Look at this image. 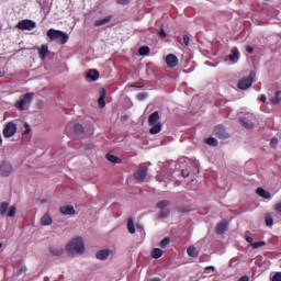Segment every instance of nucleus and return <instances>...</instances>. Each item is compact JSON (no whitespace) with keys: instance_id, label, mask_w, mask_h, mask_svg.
I'll list each match as a JSON object with an SVG mask.
<instances>
[{"instance_id":"f257e3e1","label":"nucleus","mask_w":281,"mask_h":281,"mask_svg":"<svg viewBox=\"0 0 281 281\" xmlns=\"http://www.w3.org/2000/svg\"><path fill=\"white\" fill-rule=\"evenodd\" d=\"M66 251L70 258L82 256L85 254V239L82 237L72 238L66 246Z\"/></svg>"},{"instance_id":"f03ea898","label":"nucleus","mask_w":281,"mask_h":281,"mask_svg":"<svg viewBox=\"0 0 281 281\" xmlns=\"http://www.w3.org/2000/svg\"><path fill=\"white\" fill-rule=\"evenodd\" d=\"M49 41H58L61 45H65L69 41V35L63 31L50 29L47 31Z\"/></svg>"},{"instance_id":"7ed1b4c3","label":"nucleus","mask_w":281,"mask_h":281,"mask_svg":"<svg viewBox=\"0 0 281 281\" xmlns=\"http://www.w3.org/2000/svg\"><path fill=\"white\" fill-rule=\"evenodd\" d=\"M159 122V111H156L151 113L148 117V124L149 126H153L149 130L150 135H157L158 133H161V123Z\"/></svg>"},{"instance_id":"20e7f679","label":"nucleus","mask_w":281,"mask_h":281,"mask_svg":"<svg viewBox=\"0 0 281 281\" xmlns=\"http://www.w3.org/2000/svg\"><path fill=\"white\" fill-rule=\"evenodd\" d=\"M85 133V127L80 125V123L70 122L66 126V135L70 137V139H75L76 135H82Z\"/></svg>"},{"instance_id":"39448f33","label":"nucleus","mask_w":281,"mask_h":281,"mask_svg":"<svg viewBox=\"0 0 281 281\" xmlns=\"http://www.w3.org/2000/svg\"><path fill=\"white\" fill-rule=\"evenodd\" d=\"M32 98H34V93L32 92L22 94L14 103L15 109H18V111H25V106H27V104H32Z\"/></svg>"},{"instance_id":"423d86ee","label":"nucleus","mask_w":281,"mask_h":281,"mask_svg":"<svg viewBox=\"0 0 281 281\" xmlns=\"http://www.w3.org/2000/svg\"><path fill=\"white\" fill-rule=\"evenodd\" d=\"M254 78H256V72L251 71L248 77H245L237 83L238 89H241V91L249 89L254 85Z\"/></svg>"},{"instance_id":"0eeeda50","label":"nucleus","mask_w":281,"mask_h":281,"mask_svg":"<svg viewBox=\"0 0 281 281\" xmlns=\"http://www.w3.org/2000/svg\"><path fill=\"white\" fill-rule=\"evenodd\" d=\"M14 170V167H12V164L8 160H2L0 162V177L8 178L10 175H12Z\"/></svg>"},{"instance_id":"6e6552de","label":"nucleus","mask_w":281,"mask_h":281,"mask_svg":"<svg viewBox=\"0 0 281 281\" xmlns=\"http://www.w3.org/2000/svg\"><path fill=\"white\" fill-rule=\"evenodd\" d=\"M3 137L7 139H10V137H14L16 135V123L9 122L4 125V128L2 131Z\"/></svg>"},{"instance_id":"1a4fd4ad","label":"nucleus","mask_w":281,"mask_h":281,"mask_svg":"<svg viewBox=\"0 0 281 281\" xmlns=\"http://www.w3.org/2000/svg\"><path fill=\"white\" fill-rule=\"evenodd\" d=\"M15 27L18 30H27L29 32H32V30L36 27V22H34V20H22L15 25Z\"/></svg>"},{"instance_id":"9d476101","label":"nucleus","mask_w":281,"mask_h":281,"mask_svg":"<svg viewBox=\"0 0 281 281\" xmlns=\"http://www.w3.org/2000/svg\"><path fill=\"white\" fill-rule=\"evenodd\" d=\"M146 177H148V168L139 167V169L134 173V179L137 183H144L146 181Z\"/></svg>"},{"instance_id":"9b49d317","label":"nucleus","mask_w":281,"mask_h":281,"mask_svg":"<svg viewBox=\"0 0 281 281\" xmlns=\"http://www.w3.org/2000/svg\"><path fill=\"white\" fill-rule=\"evenodd\" d=\"M240 59V52L238 50L237 47L232 48L231 54L228 56L225 57V63L229 61L233 65L238 63V60Z\"/></svg>"},{"instance_id":"f8f14e48","label":"nucleus","mask_w":281,"mask_h":281,"mask_svg":"<svg viewBox=\"0 0 281 281\" xmlns=\"http://www.w3.org/2000/svg\"><path fill=\"white\" fill-rule=\"evenodd\" d=\"M254 114H246V116L241 117L239 122L244 128L251 130L254 128Z\"/></svg>"},{"instance_id":"ddd939ff","label":"nucleus","mask_w":281,"mask_h":281,"mask_svg":"<svg viewBox=\"0 0 281 281\" xmlns=\"http://www.w3.org/2000/svg\"><path fill=\"white\" fill-rule=\"evenodd\" d=\"M166 65L169 69H175L179 65V58L175 54H169L166 56Z\"/></svg>"},{"instance_id":"4468645a","label":"nucleus","mask_w":281,"mask_h":281,"mask_svg":"<svg viewBox=\"0 0 281 281\" xmlns=\"http://www.w3.org/2000/svg\"><path fill=\"white\" fill-rule=\"evenodd\" d=\"M215 137H218L220 139H227L228 135L227 132H225V127L223 125H218L214 130Z\"/></svg>"},{"instance_id":"2eb2a0df","label":"nucleus","mask_w":281,"mask_h":281,"mask_svg":"<svg viewBox=\"0 0 281 281\" xmlns=\"http://www.w3.org/2000/svg\"><path fill=\"white\" fill-rule=\"evenodd\" d=\"M99 106L101 109L106 106V90L104 88L100 89Z\"/></svg>"},{"instance_id":"dca6fc26","label":"nucleus","mask_w":281,"mask_h":281,"mask_svg":"<svg viewBox=\"0 0 281 281\" xmlns=\"http://www.w3.org/2000/svg\"><path fill=\"white\" fill-rule=\"evenodd\" d=\"M109 256H111V250L109 249L99 250L95 255L97 260H106Z\"/></svg>"},{"instance_id":"f3484780","label":"nucleus","mask_w":281,"mask_h":281,"mask_svg":"<svg viewBox=\"0 0 281 281\" xmlns=\"http://www.w3.org/2000/svg\"><path fill=\"white\" fill-rule=\"evenodd\" d=\"M40 54V58H42V60H45L47 58V54H49V46H47V44H43L38 50Z\"/></svg>"},{"instance_id":"a211bd4d","label":"nucleus","mask_w":281,"mask_h":281,"mask_svg":"<svg viewBox=\"0 0 281 281\" xmlns=\"http://www.w3.org/2000/svg\"><path fill=\"white\" fill-rule=\"evenodd\" d=\"M60 212L67 216V215H74L76 214V209H74V206L71 205H67V206H61L60 207Z\"/></svg>"},{"instance_id":"6ab92c4d","label":"nucleus","mask_w":281,"mask_h":281,"mask_svg":"<svg viewBox=\"0 0 281 281\" xmlns=\"http://www.w3.org/2000/svg\"><path fill=\"white\" fill-rule=\"evenodd\" d=\"M86 78H88V80H92V82H95V80L100 78V72H98V70H89Z\"/></svg>"},{"instance_id":"aec40b11","label":"nucleus","mask_w":281,"mask_h":281,"mask_svg":"<svg viewBox=\"0 0 281 281\" xmlns=\"http://www.w3.org/2000/svg\"><path fill=\"white\" fill-rule=\"evenodd\" d=\"M52 223H54V221L52 220V216L48 213H45L41 218V225L48 226V225H52Z\"/></svg>"},{"instance_id":"412c9836","label":"nucleus","mask_w":281,"mask_h":281,"mask_svg":"<svg viewBox=\"0 0 281 281\" xmlns=\"http://www.w3.org/2000/svg\"><path fill=\"white\" fill-rule=\"evenodd\" d=\"M111 19H112V16L109 15V16H105V18H103L101 20H97L94 22V26L95 27H101V25H106V23H111Z\"/></svg>"},{"instance_id":"4be33fe9","label":"nucleus","mask_w":281,"mask_h":281,"mask_svg":"<svg viewBox=\"0 0 281 281\" xmlns=\"http://www.w3.org/2000/svg\"><path fill=\"white\" fill-rule=\"evenodd\" d=\"M256 193L258 194V196H261V199H271V193L263 188H258Z\"/></svg>"},{"instance_id":"5701e85b","label":"nucleus","mask_w":281,"mask_h":281,"mask_svg":"<svg viewBox=\"0 0 281 281\" xmlns=\"http://www.w3.org/2000/svg\"><path fill=\"white\" fill-rule=\"evenodd\" d=\"M227 232V222H222L217 224L216 226V233L217 234H225Z\"/></svg>"},{"instance_id":"b1692460","label":"nucleus","mask_w":281,"mask_h":281,"mask_svg":"<svg viewBox=\"0 0 281 281\" xmlns=\"http://www.w3.org/2000/svg\"><path fill=\"white\" fill-rule=\"evenodd\" d=\"M106 159L108 161H111V164H122V159H120L113 154H106Z\"/></svg>"},{"instance_id":"393cba45","label":"nucleus","mask_w":281,"mask_h":281,"mask_svg":"<svg viewBox=\"0 0 281 281\" xmlns=\"http://www.w3.org/2000/svg\"><path fill=\"white\" fill-rule=\"evenodd\" d=\"M161 256H164V250H161L160 248H154L151 250V258H155V260L161 258Z\"/></svg>"},{"instance_id":"a878e982","label":"nucleus","mask_w":281,"mask_h":281,"mask_svg":"<svg viewBox=\"0 0 281 281\" xmlns=\"http://www.w3.org/2000/svg\"><path fill=\"white\" fill-rule=\"evenodd\" d=\"M8 207H10V204L8 202H3L0 205V215L1 216H5V214H8Z\"/></svg>"},{"instance_id":"bb28decb","label":"nucleus","mask_w":281,"mask_h":281,"mask_svg":"<svg viewBox=\"0 0 281 281\" xmlns=\"http://www.w3.org/2000/svg\"><path fill=\"white\" fill-rule=\"evenodd\" d=\"M127 229L130 234H135V222L131 217L127 220Z\"/></svg>"},{"instance_id":"cd10ccee","label":"nucleus","mask_w":281,"mask_h":281,"mask_svg":"<svg viewBox=\"0 0 281 281\" xmlns=\"http://www.w3.org/2000/svg\"><path fill=\"white\" fill-rule=\"evenodd\" d=\"M187 254L188 256H190V258H196V256H199V254L196 252V248L194 246H190L187 249Z\"/></svg>"},{"instance_id":"c85d7f7f","label":"nucleus","mask_w":281,"mask_h":281,"mask_svg":"<svg viewBox=\"0 0 281 281\" xmlns=\"http://www.w3.org/2000/svg\"><path fill=\"white\" fill-rule=\"evenodd\" d=\"M265 222L268 227L273 226V216H271V213L265 215Z\"/></svg>"},{"instance_id":"c756f323","label":"nucleus","mask_w":281,"mask_h":281,"mask_svg":"<svg viewBox=\"0 0 281 281\" xmlns=\"http://www.w3.org/2000/svg\"><path fill=\"white\" fill-rule=\"evenodd\" d=\"M168 205H170V201H168V200H162L157 203L158 210H166V207H168Z\"/></svg>"},{"instance_id":"7c9ffc66","label":"nucleus","mask_w":281,"mask_h":281,"mask_svg":"<svg viewBox=\"0 0 281 281\" xmlns=\"http://www.w3.org/2000/svg\"><path fill=\"white\" fill-rule=\"evenodd\" d=\"M49 251L52 256H63V254H65L63 248H50Z\"/></svg>"},{"instance_id":"2f4dec72","label":"nucleus","mask_w":281,"mask_h":281,"mask_svg":"<svg viewBox=\"0 0 281 281\" xmlns=\"http://www.w3.org/2000/svg\"><path fill=\"white\" fill-rule=\"evenodd\" d=\"M280 95H281V91H277L276 94H274V97H272V98L270 99V102H272V104H278V103H280V102H281Z\"/></svg>"},{"instance_id":"473e14b6","label":"nucleus","mask_w":281,"mask_h":281,"mask_svg":"<svg viewBox=\"0 0 281 281\" xmlns=\"http://www.w3.org/2000/svg\"><path fill=\"white\" fill-rule=\"evenodd\" d=\"M138 53L140 56H148V54H150V48L148 46H142L138 49Z\"/></svg>"},{"instance_id":"72a5a7b5","label":"nucleus","mask_w":281,"mask_h":281,"mask_svg":"<svg viewBox=\"0 0 281 281\" xmlns=\"http://www.w3.org/2000/svg\"><path fill=\"white\" fill-rule=\"evenodd\" d=\"M206 144L209 146H218V140H216V138H214V137H209V138H206Z\"/></svg>"},{"instance_id":"f704fd0d","label":"nucleus","mask_w":281,"mask_h":281,"mask_svg":"<svg viewBox=\"0 0 281 281\" xmlns=\"http://www.w3.org/2000/svg\"><path fill=\"white\" fill-rule=\"evenodd\" d=\"M168 245H170V238L169 237H165L161 241H160V247L162 249H166L168 247Z\"/></svg>"},{"instance_id":"c9c22d12","label":"nucleus","mask_w":281,"mask_h":281,"mask_svg":"<svg viewBox=\"0 0 281 281\" xmlns=\"http://www.w3.org/2000/svg\"><path fill=\"white\" fill-rule=\"evenodd\" d=\"M265 245H267L265 241L252 243V249H260V247H265Z\"/></svg>"},{"instance_id":"e433bc0d","label":"nucleus","mask_w":281,"mask_h":281,"mask_svg":"<svg viewBox=\"0 0 281 281\" xmlns=\"http://www.w3.org/2000/svg\"><path fill=\"white\" fill-rule=\"evenodd\" d=\"M8 216H9L10 218L16 216V207H15V206H11V207H10V210H9V212H8Z\"/></svg>"},{"instance_id":"4c0bfd02","label":"nucleus","mask_w":281,"mask_h":281,"mask_svg":"<svg viewBox=\"0 0 281 281\" xmlns=\"http://www.w3.org/2000/svg\"><path fill=\"white\" fill-rule=\"evenodd\" d=\"M170 214V211L168 210H161L159 213V218H166Z\"/></svg>"},{"instance_id":"58836bf2","label":"nucleus","mask_w":281,"mask_h":281,"mask_svg":"<svg viewBox=\"0 0 281 281\" xmlns=\"http://www.w3.org/2000/svg\"><path fill=\"white\" fill-rule=\"evenodd\" d=\"M148 98V92H140L137 94L138 100H146Z\"/></svg>"},{"instance_id":"ea45409f","label":"nucleus","mask_w":281,"mask_h":281,"mask_svg":"<svg viewBox=\"0 0 281 281\" xmlns=\"http://www.w3.org/2000/svg\"><path fill=\"white\" fill-rule=\"evenodd\" d=\"M27 271V267L22 266L18 272H15V276H21L22 273H25Z\"/></svg>"},{"instance_id":"a19ab883","label":"nucleus","mask_w":281,"mask_h":281,"mask_svg":"<svg viewBox=\"0 0 281 281\" xmlns=\"http://www.w3.org/2000/svg\"><path fill=\"white\" fill-rule=\"evenodd\" d=\"M270 146H271V148H276V146H278V138H276V137L271 138Z\"/></svg>"},{"instance_id":"79ce46f5","label":"nucleus","mask_w":281,"mask_h":281,"mask_svg":"<svg viewBox=\"0 0 281 281\" xmlns=\"http://www.w3.org/2000/svg\"><path fill=\"white\" fill-rule=\"evenodd\" d=\"M272 281H281V272H276L272 277Z\"/></svg>"},{"instance_id":"37998d69","label":"nucleus","mask_w":281,"mask_h":281,"mask_svg":"<svg viewBox=\"0 0 281 281\" xmlns=\"http://www.w3.org/2000/svg\"><path fill=\"white\" fill-rule=\"evenodd\" d=\"M158 34L160 38H166L167 35H166V31L164 30V26L160 27V31Z\"/></svg>"},{"instance_id":"c03bdc74","label":"nucleus","mask_w":281,"mask_h":281,"mask_svg":"<svg viewBox=\"0 0 281 281\" xmlns=\"http://www.w3.org/2000/svg\"><path fill=\"white\" fill-rule=\"evenodd\" d=\"M183 43H184L186 47H188V45H190V37L188 35H183Z\"/></svg>"},{"instance_id":"a18cd8bd","label":"nucleus","mask_w":281,"mask_h":281,"mask_svg":"<svg viewBox=\"0 0 281 281\" xmlns=\"http://www.w3.org/2000/svg\"><path fill=\"white\" fill-rule=\"evenodd\" d=\"M181 175H182V177H183L184 179H188V177H190V171H188L187 169H183V170L181 171Z\"/></svg>"},{"instance_id":"49530a36","label":"nucleus","mask_w":281,"mask_h":281,"mask_svg":"<svg viewBox=\"0 0 281 281\" xmlns=\"http://www.w3.org/2000/svg\"><path fill=\"white\" fill-rule=\"evenodd\" d=\"M274 210L278 214H281V202L276 204Z\"/></svg>"},{"instance_id":"de8ad7c7","label":"nucleus","mask_w":281,"mask_h":281,"mask_svg":"<svg viewBox=\"0 0 281 281\" xmlns=\"http://www.w3.org/2000/svg\"><path fill=\"white\" fill-rule=\"evenodd\" d=\"M117 3H121V5H126V3H128V1L131 0H116Z\"/></svg>"},{"instance_id":"09e8293b","label":"nucleus","mask_w":281,"mask_h":281,"mask_svg":"<svg viewBox=\"0 0 281 281\" xmlns=\"http://www.w3.org/2000/svg\"><path fill=\"white\" fill-rule=\"evenodd\" d=\"M246 50L248 52V54H254V47L251 46H247Z\"/></svg>"},{"instance_id":"8fccbe9b","label":"nucleus","mask_w":281,"mask_h":281,"mask_svg":"<svg viewBox=\"0 0 281 281\" xmlns=\"http://www.w3.org/2000/svg\"><path fill=\"white\" fill-rule=\"evenodd\" d=\"M210 269H212L213 271H216V268L214 266H207L205 268V271H210Z\"/></svg>"},{"instance_id":"3c124183","label":"nucleus","mask_w":281,"mask_h":281,"mask_svg":"<svg viewBox=\"0 0 281 281\" xmlns=\"http://www.w3.org/2000/svg\"><path fill=\"white\" fill-rule=\"evenodd\" d=\"M261 102H267V95L262 94L259 99Z\"/></svg>"},{"instance_id":"603ef678","label":"nucleus","mask_w":281,"mask_h":281,"mask_svg":"<svg viewBox=\"0 0 281 281\" xmlns=\"http://www.w3.org/2000/svg\"><path fill=\"white\" fill-rule=\"evenodd\" d=\"M87 150H91V148H94L93 144L86 145Z\"/></svg>"},{"instance_id":"864d4df0","label":"nucleus","mask_w":281,"mask_h":281,"mask_svg":"<svg viewBox=\"0 0 281 281\" xmlns=\"http://www.w3.org/2000/svg\"><path fill=\"white\" fill-rule=\"evenodd\" d=\"M246 241L254 243V238H251V236H246Z\"/></svg>"},{"instance_id":"5fc2aeb1","label":"nucleus","mask_w":281,"mask_h":281,"mask_svg":"<svg viewBox=\"0 0 281 281\" xmlns=\"http://www.w3.org/2000/svg\"><path fill=\"white\" fill-rule=\"evenodd\" d=\"M3 76H5V71L0 70V78H3Z\"/></svg>"},{"instance_id":"6e6d98bb","label":"nucleus","mask_w":281,"mask_h":281,"mask_svg":"<svg viewBox=\"0 0 281 281\" xmlns=\"http://www.w3.org/2000/svg\"><path fill=\"white\" fill-rule=\"evenodd\" d=\"M1 144H3V138H1V136H0V146H1Z\"/></svg>"},{"instance_id":"4d7b16f0","label":"nucleus","mask_w":281,"mask_h":281,"mask_svg":"<svg viewBox=\"0 0 281 281\" xmlns=\"http://www.w3.org/2000/svg\"><path fill=\"white\" fill-rule=\"evenodd\" d=\"M27 133H30V130H26V131H25V134H27Z\"/></svg>"},{"instance_id":"13d9d810","label":"nucleus","mask_w":281,"mask_h":281,"mask_svg":"<svg viewBox=\"0 0 281 281\" xmlns=\"http://www.w3.org/2000/svg\"><path fill=\"white\" fill-rule=\"evenodd\" d=\"M1 247H3V244L0 243V249H1Z\"/></svg>"}]
</instances>
